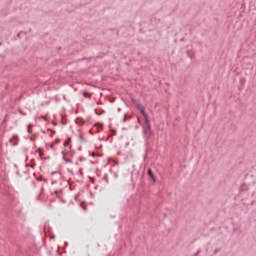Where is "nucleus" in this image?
<instances>
[{"instance_id": "12", "label": "nucleus", "mask_w": 256, "mask_h": 256, "mask_svg": "<svg viewBox=\"0 0 256 256\" xmlns=\"http://www.w3.org/2000/svg\"><path fill=\"white\" fill-rule=\"evenodd\" d=\"M31 129H32V126L30 125V126L28 127V133H31Z\"/></svg>"}, {"instance_id": "1", "label": "nucleus", "mask_w": 256, "mask_h": 256, "mask_svg": "<svg viewBox=\"0 0 256 256\" xmlns=\"http://www.w3.org/2000/svg\"><path fill=\"white\" fill-rule=\"evenodd\" d=\"M145 119V125L146 128L144 129V133L145 135H148V137H151V135H153V130H151V122L149 121V115H145L143 116Z\"/></svg>"}, {"instance_id": "5", "label": "nucleus", "mask_w": 256, "mask_h": 256, "mask_svg": "<svg viewBox=\"0 0 256 256\" xmlns=\"http://www.w3.org/2000/svg\"><path fill=\"white\" fill-rule=\"evenodd\" d=\"M69 143H71V138H67V140L64 142V147H68Z\"/></svg>"}, {"instance_id": "16", "label": "nucleus", "mask_w": 256, "mask_h": 256, "mask_svg": "<svg viewBox=\"0 0 256 256\" xmlns=\"http://www.w3.org/2000/svg\"><path fill=\"white\" fill-rule=\"evenodd\" d=\"M138 123H141V120H140V119H138Z\"/></svg>"}, {"instance_id": "3", "label": "nucleus", "mask_w": 256, "mask_h": 256, "mask_svg": "<svg viewBox=\"0 0 256 256\" xmlns=\"http://www.w3.org/2000/svg\"><path fill=\"white\" fill-rule=\"evenodd\" d=\"M38 201H45V189L41 188L40 194L38 196Z\"/></svg>"}, {"instance_id": "9", "label": "nucleus", "mask_w": 256, "mask_h": 256, "mask_svg": "<svg viewBox=\"0 0 256 256\" xmlns=\"http://www.w3.org/2000/svg\"><path fill=\"white\" fill-rule=\"evenodd\" d=\"M65 163H71V160L68 158H64Z\"/></svg>"}, {"instance_id": "18", "label": "nucleus", "mask_w": 256, "mask_h": 256, "mask_svg": "<svg viewBox=\"0 0 256 256\" xmlns=\"http://www.w3.org/2000/svg\"><path fill=\"white\" fill-rule=\"evenodd\" d=\"M118 111H121V108H118Z\"/></svg>"}, {"instance_id": "17", "label": "nucleus", "mask_w": 256, "mask_h": 256, "mask_svg": "<svg viewBox=\"0 0 256 256\" xmlns=\"http://www.w3.org/2000/svg\"><path fill=\"white\" fill-rule=\"evenodd\" d=\"M92 157H95V154H94V153L92 154Z\"/></svg>"}, {"instance_id": "8", "label": "nucleus", "mask_w": 256, "mask_h": 256, "mask_svg": "<svg viewBox=\"0 0 256 256\" xmlns=\"http://www.w3.org/2000/svg\"><path fill=\"white\" fill-rule=\"evenodd\" d=\"M219 251H221V248H217V249H215V250H214V252H213V253H214V255H217V253H219Z\"/></svg>"}, {"instance_id": "4", "label": "nucleus", "mask_w": 256, "mask_h": 256, "mask_svg": "<svg viewBox=\"0 0 256 256\" xmlns=\"http://www.w3.org/2000/svg\"><path fill=\"white\" fill-rule=\"evenodd\" d=\"M148 176L152 179V181L155 183V175L153 174V170H151V168L148 169L147 171Z\"/></svg>"}, {"instance_id": "14", "label": "nucleus", "mask_w": 256, "mask_h": 256, "mask_svg": "<svg viewBox=\"0 0 256 256\" xmlns=\"http://www.w3.org/2000/svg\"><path fill=\"white\" fill-rule=\"evenodd\" d=\"M54 193H55V195H57L58 191H57V190H55V191H54Z\"/></svg>"}, {"instance_id": "13", "label": "nucleus", "mask_w": 256, "mask_h": 256, "mask_svg": "<svg viewBox=\"0 0 256 256\" xmlns=\"http://www.w3.org/2000/svg\"><path fill=\"white\" fill-rule=\"evenodd\" d=\"M48 131H50L51 133H52V135H54V131L53 130H51V129H48Z\"/></svg>"}, {"instance_id": "15", "label": "nucleus", "mask_w": 256, "mask_h": 256, "mask_svg": "<svg viewBox=\"0 0 256 256\" xmlns=\"http://www.w3.org/2000/svg\"><path fill=\"white\" fill-rule=\"evenodd\" d=\"M84 97H87V93H84Z\"/></svg>"}, {"instance_id": "10", "label": "nucleus", "mask_w": 256, "mask_h": 256, "mask_svg": "<svg viewBox=\"0 0 256 256\" xmlns=\"http://www.w3.org/2000/svg\"><path fill=\"white\" fill-rule=\"evenodd\" d=\"M126 121H127V114L124 115L123 123H125Z\"/></svg>"}, {"instance_id": "7", "label": "nucleus", "mask_w": 256, "mask_h": 256, "mask_svg": "<svg viewBox=\"0 0 256 256\" xmlns=\"http://www.w3.org/2000/svg\"><path fill=\"white\" fill-rule=\"evenodd\" d=\"M56 143H59V140H56L54 143L50 144V149H53L55 147Z\"/></svg>"}, {"instance_id": "6", "label": "nucleus", "mask_w": 256, "mask_h": 256, "mask_svg": "<svg viewBox=\"0 0 256 256\" xmlns=\"http://www.w3.org/2000/svg\"><path fill=\"white\" fill-rule=\"evenodd\" d=\"M37 151H38L40 157H43V155H44L43 148H38Z\"/></svg>"}, {"instance_id": "11", "label": "nucleus", "mask_w": 256, "mask_h": 256, "mask_svg": "<svg viewBox=\"0 0 256 256\" xmlns=\"http://www.w3.org/2000/svg\"><path fill=\"white\" fill-rule=\"evenodd\" d=\"M79 161H81V162L85 161V157L80 156Z\"/></svg>"}, {"instance_id": "2", "label": "nucleus", "mask_w": 256, "mask_h": 256, "mask_svg": "<svg viewBox=\"0 0 256 256\" xmlns=\"http://www.w3.org/2000/svg\"><path fill=\"white\" fill-rule=\"evenodd\" d=\"M131 101H132L133 105H135L136 109H138V111H140L141 115H143V117H145V115H147V112H145V107H143L141 102L135 98H132Z\"/></svg>"}]
</instances>
